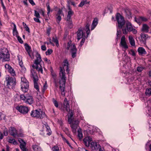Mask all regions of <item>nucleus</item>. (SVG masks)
<instances>
[{
  "label": "nucleus",
  "instance_id": "obj_44",
  "mask_svg": "<svg viewBox=\"0 0 151 151\" xmlns=\"http://www.w3.org/2000/svg\"><path fill=\"white\" fill-rule=\"evenodd\" d=\"M52 52V50L50 49H48L47 50L45 54L46 55H50Z\"/></svg>",
  "mask_w": 151,
  "mask_h": 151
},
{
  "label": "nucleus",
  "instance_id": "obj_38",
  "mask_svg": "<svg viewBox=\"0 0 151 151\" xmlns=\"http://www.w3.org/2000/svg\"><path fill=\"white\" fill-rule=\"evenodd\" d=\"M121 34V32L120 30H118L117 29L116 33V40L117 41L118 39L120 37V35Z\"/></svg>",
  "mask_w": 151,
  "mask_h": 151
},
{
  "label": "nucleus",
  "instance_id": "obj_56",
  "mask_svg": "<svg viewBox=\"0 0 151 151\" xmlns=\"http://www.w3.org/2000/svg\"><path fill=\"white\" fill-rule=\"evenodd\" d=\"M143 68L142 67H138L137 68V70L139 72H140L142 71Z\"/></svg>",
  "mask_w": 151,
  "mask_h": 151
},
{
  "label": "nucleus",
  "instance_id": "obj_23",
  "mask_svg": "<svg viewBox=\"0 0 151 151\" xmlns=\"http://www.w3.org/2000/svg\"><path fill=\"white\" fill-rule=\"evenodd\" d=\"M70 47L71 52H76L77 49L74 45L72 44L71 45L68 43V44L67 49L68 50Z\"/></svg>",
  "mask_w": 151,
  "mask_h": 151
},
{
  "label": "nucleus",
  "instance_id": "obj_28",
  "mask_svg": "<svg viewBox=\"0 0 151 151\" xmlns=\"http://www.w3.org/2000/svg\"><path fill=\"white\" fill-rule=\"evenodd\" d=\"M14 25V28L13 30V34L14 36L15 35L16 37L18 36V32L17 30L16 26L15 24L13 22L12 23Z\"/></svg>",
  "mask_w": 151,
  "mask_h": 151
},
{
  "label": "nucleus",
  "instance_id": "obj_18",
  "mask_svg": "<svg viewBox=\"0 0 151 151\" xmlns=\"http://www.w3.org/2000/svg\"><path fill=\"white\" fill-rule=\"evenodd\" d=\"M9 131L11 135L14 137H15L17 134V131L14 127H10Z\"/></svg>",
  "mask_w": 151,
  "mask_h": 151
},
{
  "label": "nucleus",
  "instance_id": "obj_33",
  "mask_svg": "<svg viewBox=\"0 0 151 151\" xmlns=\"http://www.w3.org/2000/svg\"><path fill=\"white\" fill-rule=\"evenodd\" d=\"M20 147L22 151H27L26 148V144L24 142L23 143H21L20 145Z\"/></svg>",
  "mask_w": 151,
  "mask_h": 151
},
{
  "label": "nucleus",
  "instance_id": "obj_37",
  "mask_svg": "<svg viewBox=\"0 0 151 151\" xmlns=\"http://www.w3.org/2000/svg\"><path fill=\"white\" fill-rule=\"evenodd\" d=\"M146 96H150L151 95V88L147 89L145 92Z\"/></svg>",
  "mask_w": 151,
  "mask_h": 151
},
{
  "label": "nucleus",
  "instance_id": "obj_52",
  "mask_svg": "<svg viewBox=\"0 0 151 151\" xmlns=\"http://www.w3.org/2000/svg\"><path fill=\"white\" fill-rule=\"evenodd\" d=\"M5 114L0 113V119L1 120H5Z\"/></svg>",
  "mask_w": 151,
  "mask_h": 151
},
{
  "label": "nucleus",
  "instance_id": "obj_1",
  "mask_svg": "<svg viewBox=\"0 0 151 151\" xmlns=\"http://www.w3.org/2000/svg\"><path fill=\"white\" fill-rule=\"evenodd\" d=\"M63 67H60V79L59 81L60 88V89L61 93L62 95L64 96L65 95V84L66 80V77L65 76V70L66 72L68 73L69 63L67 59L64 60L63 62Z\"/></svg>",
  "mask_w": 151,
  "mask_h": 151
},
{
  "label": "nucleus",
  "instance_id": "obj_48",
  "mask_svg": "<svg viewBox=\"0 0 151 151\" xmlns=\"http://www.w3.org/2000/svg\"><path fill=\"white\" fill-rule=\"evenodd\" d=\"M8 130L7 128H5L4 129L3 134L4 135L6 136L8 135Z\"/></svg>",
  "mask_w": 151,
  "mask_h": 151
},
{
  "label": "nucleus",
  "instance_id": "obj_15",
  "mask_svg": "<svg viewBox=\"0 0 151 151\" xmlns=\"http://www.w3.org/2000/svg\"><path fill=\"white\" fill-rule=\"evenodd\" d=\"M92 138L90 137H86L83 139L84 144L87 147L89 146L90 144Z\"/></svg>",
  "mask_w": 151,
  "mask_h": 151
},
{
  "label": "nucleus",
  "instance_id": "obj_55",
  "mask_svg": "<svg viewBox=\"0 0 151 151\" xmlns=\"http://www.w3.org/2000/svg\"><path fill=\"white\" fill-rule=\"evenodd\" d=\"M140 19H141V22L143 21V22H146L147 21V18L145 17H140Z\"/></svg>",
  "mask_w": 151,
  "mask_h": 151
},
{
  "label": "nucleus",
  "instance_id": "obj_2",
  "mask_svg": "<svg viewBox=\"0 0 151 151\" xmlns=\"http://www.w3.org/2000/svg\"><path fill=\"white\" fill-rule=\"evenodd\" d=\"M36 59L35 60L34 63L32 65L33 69H36L39 72L43 73L42 66L41 63H43L41 59L40 55L37 52L36 54Z\"/></svg>",
  "mask_w": 151,
  "mask_h": 151
},
{
  "label": "nucleus",
  "instance_id": "obj_49",
  "mask_svg": "<svg viewBox=\"0 0 151 151\" xmlns=\"http://www.w3.org/2000/svg\"><path fill=\"white\" fill-rule=\"evenodd\" d=\"M81 39H82L80 43V45L79 46V47L80 48H81V47L83 45V44L85 40V38H83Z\"/></svg>",
  "mask_w": 151,
  "mask_h": 151
},
{
  "label": "nucleus",
  "instance_id": "obj_59",
  "mask_svg": "<svg viewBox=\"0 0 151 151\" xmlns=\"http://www.w3.org/2000/svg\"><path fill=\"white\" fill-rule=\"evenodd\" d=\"M47 15H49V13L50 12V6L49 4H48V5H47Z\"/></svg>",
  "mask_w": 151,
  "mask_h": 151
},
{
  "label": "nucleus",
  "instance_id": "obj_51",
  "mask_svg": "<svg viewBox=\"0 0 151 151\" xmlns=\"http://www.w3.org/2000/svg\"><path fill=\"white\" fill-rule=\"evenodd\" d=\"M34 16L40 18L39 13L36 10L35 11Z\"/></svg>",
  "mask_w": 151,
  "mask_h": 151
},
{
  "label": "nucleus",
  "instance_id": "obj_62",
  "mask_svg": "<svg viewBox=\"0 0 151 151\" xmlns=\"http://www.w3.org/2000/svg\"><path fill=\"white\" fill-rule=\"evenodd\" d=\"M68 120L69 124H71L72 123V117H68Z\"/></svg>",
  "mask_w": 151,
  "mask_h": 151
},
{
  "label": "nucleus",
  "instance_id": "obj_21",
  "mask_svg": "<svg viewBox=\"0 0 151 151\" xmlns=\"http://www.w3.org/2000/svg\"><path fill=\"white\" fill-rule=\"evenodd\" d=\"M34 101L33 98L32 96L28 95L26 100L25 103L29 105L32 104Z\"/></svg>",
  "mask_w": 151,
  "mask_h": 151
},
{
  "label": "nucleus",
  "instance_id": "obj_43",
  "mask_svg": "<svg viewBox=\"0 0 151 151\" xmlns=\"http://www.w3.org/2000/svg\"><path fill=\"white\" fill-rule=\"evenodd\" d=\"M134 21L135 22L138 24H140L141 23V19H140V17H139L138 18L135 17L134 18Z\"/></svg>",
  "mask_w": 151,
  "mask_h": 151
},
{
  "label": "nucleus",
  "instance_id": "obj_34",
  "mask_svg": "<svg viewBox=\"0 0 151 151\" xmlns=\"http://www.w3.org/2000/svg\"><path fill=\"white\" fill-rule=\"evenodd\" d=\"M28 95H21L20 96V99L21 100L23 101L24 102H25L26 100V99L27 98V97Z\"/></svg>",
  "mask_w": 151,
  "mask_h": 151
},
{
  "label": "nucleus",
  "instance_id": "obj_45",
  "mask_svg": "<svg viewBox=\"0 0 151 151\" xmlns=\"http://www.w3.org/2000/svg\"><path fill=\"white\" fill-rule=\"evenodd\" d=\"M87 3H88L87 2L86 0L83 1H81L80 3V4H79V6L80 7H82L84 4H86Z\"/></svg>",
  "mask_w": 151,
  "mask_h": 151
},
{
  "label": "nucleus",
  "instance_id": "obj_27",
  "mask_svg": "<svg viewBox=\"0 0 151 151\" xmlns=\"http://www.w3.org/2000/svg\"><path fill=\"white\" fill-rule=\"evenodd\" d=\"M129 43L132 46H135V42L133 37L131 36H129Z\"/></svg>",
  "mask_w": 151,
  "mask_h": 151
},
{
  "label": "nucleus",
  "instance_id": "obj_50",
  "mask_svg": "<svg viewBox=\"0 0 151 151\" xmlns=\"http://www.w3.org/2000/svg\"><path fill=\"white\" fill-rule=\"evenodd\" d=\"M141 36V37L143 38L145 40L148 37L147 35L144 34V33H142Z\"/></svg>",
  "mask_w": 151,
  "mask_h": 151
},
{
  "label": "nucleus",
  "instance_id": "obj_14",
  "mask_svg": "<svg viewBox=\"0 0 151 151\" xmlns=\"http://www.w3.org/2000/svg\"><path fill=\"white\" fill-rule=\"evenodd\" d=\"M31 77L33 79V81H38V78L35 70L34 69L31 70Z\"/></svg>",
  "mask_w": 151,
  "mask_h": 151
},
{
  "label": "nucleus",
  "instance_id": "obj_63",
  "mask_svg": "<svg viewBox=\"0 0 151 151\" xmlns=\"http://www.w3.org/2000/svg\"><path fill=\"white\" fill-rule=\"evenodd\" d=\"M41 48L42 50L43 51H45L46 49V47L45 45H42L41 47Z\"/></svg>",
  "mask_w": 151,
  "mask_h": 151
},
{
  "label": "nucleus",
  "instance_id": "obj_17",
  "mask_svg": "<svg viewBox=\"0 0 151 151\" xmlns=\"http://www.w3.org/2000/svg\"><path fill=\"white\" fill-rule=\"evenodd\" d=\"M120 44L125 49L128 48V46L127 45L125 41V36H123L121 38Z\"/></svg>",
  "mask_w": 151,
  "mask_h": 151
},
{
  "label": "nucleus",
  "instance_id": "obj_58",
  "mask_svg": "<svg viewBox=\"0 0 151 151\" xmlns=\"http://www.w3.org/2000/svg\"><path fill=\"white\" fill-rule=\"evenodd\" d=\"M48 64L51 63V62L50 60H48L47 58H45L43 59Z\"/></svg>",
  "mask_w": 151,
  "mask_h": 151
},
{
  "label": "nucleus",
  "instance_id": "obj_41",
  "mask_svg": "<svg viewBox=\"0 0 151 151\" xmlns=\"http://www.w3.org/2000/svg\"><path fill=\"white\" fill-rule=\"evenodd\" d=\"M30 47L29 46L28 44H25V49L29 53V52H30Z\"/></svg>",
  "mask_w": 151,
  "mask_h": 151
},
{
  "label": "nucleus",
  "instance_id": "obj_26",
  "mask_svg": "<svg viewBox=\"0 0 151 151\" xmlns=\"http://www.w3.org/2000/svg\"><path fill=\"white\" fill-rule=\"evenodd\" d=\"M32 148L34 151H42L41 148L36 145H33L32 146Z\"/></svg>",
  "mask_w": 151,
  "mask_h": 151
},
{
  "label": "nucleus",
  "instance_id": "obj_12",
  "mask_svg": "<svg viewBox=\"0 0 151 151\" xmlns=\"http://www.w3.org/2000/svg\"><path fill=\"white\" fill-rule=\"evenodd\" d=\"M79 123L78 120H76L70 124V127L72 129V131L74 133L76 132V129L78 128Z\"/></svg>",
  "mask_w": 151,
  "mask_h": 151
},
{
  "label": "nucleus",
  "instance_id": "obj_42",
  "mask_svg": "<svg viewBox=\"0 0 151 151\" xmlns=\"http://www.w3.org/2000/svg\"><path fill=\"white\" fill-rule=\"evenodd\" d=\"M52 101L55 106L57 108L58 107V104L56 100H55L54 98L52 99Z\"/></svg>",
  "mask_w": 151,
  "mask_h": 151
},
{
  "label": "nucleus",
  "instance_id": "obj_54",
  "mask_svg": "<svg viewBox=\"0 0 151 151\" xmlns=\"http://www.w3.org/2000/svg\"><path fill=\"white\" fill-rule=\"evenodd\" d=\"M38 18V17H35L34 18V20L36 22L39 23H40L41 22L40 20L39 19V18Z\"/></svg>",
  "mask_w": 151,
  "mask_h": 151
},
{
  "label": "nucleus",
  "instance_id": "obj_22",
  "mask_svg": "<svg viewBox=\"0 0 151 151\" xmlns=\"http://www.w3.org/2000/svg\"><path fill=\"white\" fill-rule=\"evenodd\" d=\"M68 9L69 11L68 12V15L66 18V19H67L68 20L72 19L71 17L74 14V12L71 9L70 6H68Z\"/></svg>",
  "mask_w": 151,
  "mask_h": 151
},
{
  "label": "nucleus",
  "instance_id": "obj_29",
  "mask_svg": "<svg viewBox=\"0 0 151 151\" xmlns=\"http://www.w3.org/2000/svg\"><path fill=\"white\" fill-rule=\"evenodd\" d=\"M98 24V20L97 19H95L93 20L91 25V30H92L94 29L96 26Z\"/></svg>",
  "mask_w": 151,
  "mask_h": 151
},
{
  "label": "nucleus",
  "instance_id": "obj_32",
  "mask_svg": "<svg viewBox=\"0 0 151 151\" xmlns=\"http://www.w3.org/2000/svg\"><path fill=\"white\" fill-rule=\"evenodd\" d=\"M82 29H84L85 30V32H86L87 33V37L88 36L89 34L90 31L89 29V25L88 24H87L86 26L85 29L84 28H81Z\"/></svg>",
  "mask_w": 151,
  "mask_h": 151
},
{
  "label": "nucleus",
  "instance_id": "obj_61",
  "mask_svg": "<svg viewBox=\"0 0 151 151\" xmlns=\"http://www.w3.org/2000/svg\"><path fill=\"white\" fill-rule=\"evenodd\" d=\"M130 53L131 54V55H132V56H135L136 55L134 51L133 50H131Z\"/></svg>",
  "mask_w": 151,
  "mask_h": 151
},
{
  "label": "nucleus",
  "instance_id": "obj_53",
  "mask_svg": "<svg viewBox=\"0 0 151 151\" xmlns=\"http://www.w3.org/2000/svg\"><path fill=\"white\" fill-rule=\"evenodd\" d=\"M56 21L58 23H59L60 22L61 20V17L60 15L57 16V17H56Z\"/></svg>",
  "mask_w": 151,
  "mask_h": 151
},
{
  "label": "nucleus",
  "instance_id": "obj_40",
  "mask_svg": "<svg viewBox=\"0 0 151 151\" xmlns=\"http://www.w3.org/2000/svg\"><path fill=\"white\" fill-rule=\"evenodd\" d=\"M78 136L80 139H81L83 138L82 132L81 131H78Z\"/></svg>",
  "mask_w": 151,
  "mask_h": 151
},
{
  "label": "nucleus",
  "instance_id": "obj_5",
  "mask_svg": "<svg viewBox=\"0 0 151 151\" xmlns=\"http://www.w3.org/2000/svg\"><path fill=\"white\" fill-rule=\"evenodd\" d=\"M122 31L123 34L125 35L127 34L129 32H132L134 34H136L137 33V30L133 28L132 24L129 22L126 23V26L123 27Z\"/></svg>",
  "mask_w": 151,
  "mask_h": 151
},
{
  "label": "nucleus",
  "instance_id": "obj_35",
  "mask_svg": "<svg viewBox=\"0 0 151 151\" xmlns=\"http://www.w3.org/2000/svg\"><path fill=\"white\" fill-rule=\"evenodd\" d=\"M52 39V41L55 43L57 47H58L59 45V44L57 37H53Z\"/></svg>",
  "mask_w": 151,
  "mask_h": 151
},
{
  "label": "nucleus",
  "instance_id": "obj_19",
  "mask_svg": "<svg viewBox=\"0 0 151 151\" xmlns=\"http://www.w3.org/2000/svg\"><path fill=\"white\" fill-rule=\"evenodd\" d=\"M43 127H45L46 129V132H47L46 134L48 135H50L51 134L52 132L50 130L49 126L48 125L47 123L45 122L44 124Z\"/></svg>",
  "mask_w": 151,
  "mask_h": 151
},
{
  "label": "nucleus",
  "instance_id": "obj_16",
  "mask_svg": "<svg viewBox=\"0 0 151 151\" xmlns=\"http://www.w3.org/2000/svg\"><path fill=\"white\" fill-rule=\"evenodd\" d=\"M63 105L64 107L65 108L66 111L67 112L69 111H70L69 103L66 98H65L64 99Z\"/></svg>",
  "mask_w": 151,
  "mask_h": 151
},
{
  "label": "nucleus",
  "instance_id": "obj_13",
  "mask_svg": "<svg viewBox=\"0 0 151 151\" xmlns=\"http://www.w3.org/2000/svg\"><path fill=\"white\" fill-rule=\"evenodd\" d=\"M5 67L7 70L11 74V76H16V74L14 69L9 64H6Z\"/></svg>",
  "mask_w": 151,
  "mask_h": 151
},
{
  "label": "nucleus",
  "instance_id": "obj_60",
  "mask_svg": "<svg viewBox=\"0 0 151 151\" xmlns=\"http://www.w3.org/2000/svg\"><path fill=\"white\" fill-rule=\"evenodd\" d=\"M65 134H66V135L68 136H69L70 135V133L69 132L68 129H66L65 131Z\"/></svg>",
  "mask_w": 151,
  "mask_h": 151
},
{
  "label": "nucleus",
  "instance_id": "obj_57",
  "mask_svg": "<svg viewBox=\"0 0 151 151\" xmlns=\"http://www.w3.org/2000/svg\"><path fill=\"white\" fill-rule=\"evenodd\" d=\"M17 38L18 40L19 41V42L20 43H21V44L23 43V41L22 40L21 38L19 36H17Z\"/></svg>",
  "mask_w": 151,
  "mask_h": 151
},
{
  "label": "nucleus",
  "instance_id": "obj_64",
  "mask_svg": "<svg viewBox=\"0 0 151 151\" xmlns=\"http://www.w3.org/2000/svg\"><path fill=\"white\" fill-rule=\"evenodd\" d=\"M29 2L32 5H35V3L34 2L33 0H29Z\"/></svg>",
  "mask_w": 151,
  "mask_h": 151
},
{
  "label": "nucleus",
  "instance_id": "obj_4",
  "mask_svg": "<svg viewBox=\"0 0 151 151\" xmlns=\"http://www.w3.org/2000/svg\"><path fill=\"white\" fill-rule=\"evenodd\" d=\"M0 59L3 62L10 60V55L6 48L3 47L0 49Z\"/></svg>",
  "mask_w": 151,
  "mask_h": 151
},
{
  "label": "nucleus",
  "instance_id": "obj_46",
  "mask_svg": "<svg viewBox=\"0 0 151 151\" xmlns=\"http://www.w3.org/2000/svg\"><path fill=\"white\" fill-rule=\"evenodd\" d=\"M52 151H60L59 147L57 146H54L52 148Z\"/></svg>",
  "mask_w": 151,
  "mask_h": 151
},
{
  "label": "nucleus",
  "instance_id": "obj_6",
  "mask_svg": "<svg viewBox=\"0 0 151 151\" xmlns=\"http://www.w3.org/2000/svg\"><path fill=\"white\" fill-rule=\"evenodd\" d=\"M16 81L15 78L7 76L6 78V86L9 88H13L16 85Z\"/></svg>",
  "mask_w": 151,
  "mask_h": 151
},
{
  "label": "nucleus",
  "instance_id": "obj_7",
  "mask_svg": "<svg viewBox=\"0 0 151 151\" xmlns=\"http://www.w3.org/2000/svg\"><path fill=\"white\" fill-rule=\"evenodd\" d=\"M21 89L23 92H26L28 91L29 82L24 77L21 78Z\"/></svg>",
  "mask_w": 151,
  "mask_h": 151
},
{
  "label": "nucleus",
  "instance_id": "obj_8",
  "mask_svg": "<svg viewBox=\"0 0 151 151\" xmlns=\"http://www.w3.org/2000/svg\"><path fill=\"white\" fill-rule=\"evenodd\" d=\"M116 19L118 22V27L120 29H122L125 23L124 17L119 13H117L116 15Z\"/></svg>",
  "mask_w": 151,
  "mask_h": 151
},
{
  "label": "nucleus",
  "instance_id": "obj_30",
  "mask_svg": "<svg viewBox=\"0 0 151 151\" xmlns=\"http://www.w3.org/2000/svg\"><path fill=\"white\" fill-rule=\"evenodd\" d=\"M66 21L68 27L70 29L72 28L73 26V24L72 19L68 20L67 19H66Z\"/></svg>",
  "mask_w": 151,
  "mask_h": 151
},
{
  "label": "nucleus",
  "instance_id": "obj_9",
  "mask_svg": "<svg viewBox=\"0 0 151 151\" xmlns=\"http://www.w3.org/2000/svg\"><path fill=\"white\" fill-rule=\"evenodd\" d=\"M16 108L20 113L23 114L27 113L29 110L27 107L22 105L18 106Z\"/></svg>",
  "mask_w": 151,
  "mask_h": 151
},
{
  "label": "nucleus",
  "instance_id": "obj_10",
  "mask_svg": "<svg viewBox=\"0 0 151 151\" xmlns=\"http://www.w3.org/2000/svg\"><path fill=\"white\" fill-rule=\"evenodd\" d=\"M77 34L78 40L81 39L86 38L85 30L84 29H79L77 31Z\"/></svg>",
  "mask_w": 151,
  "mask_h": 151
},
{
  "label": "nucleus",
  "instance_id": "obj_39",
  "mask_svg": "<svg viewBox=\"0 0 151 151\" xmlns=\"http://www.w3.org/2000/svg\"><path fill=\"white\" fill-rule=\"evenodd\" d=\"M47 82L46 81L45 83L44 84L43 88L42 91V92L44 93L45 92V91L47 89Z\"/></svg>",
  "mask_w": 151,
  "mask_h": 151
},
{
  "label": "nucleus",
  "instance_id": "obj_3",
  "mask_svg": "<svg viewBox=\"0 0 151 151\" xmlns=\"http://www.w3.org/2000/svg\"><path fill=\"white\" fill-rule=\"evenodd\" d=\"M30 115L32 117L39 119H47V117L45 112L40 109L32 111Z\"/></svg>",
  "mask_w": 151,
  "mask_h": 151
},
{
  "label": "nucleus",
  "instance_id": "obj_20",
  "mask_svg": "<svg viewBox=\"0 0 151 151\" xmlns=\"http://www.w3.org/2000/svg\"><path fill=\"white\" fill-rule=\"evenodd\" d=\"M126 16L129 19H131L132 17V13L130 10L128 8H126L124 9Z\"/></svg>",
  "mask_w": 151,
  "mask_h": 151
},
{
  "label": "nucleus",
  "instance_id": "obj_47",
  "mask_svg": "<svg viewBox=\"0 0 151 151\" xmlns=\"http://www.w3.org/2000/svg\"><path fill=\"white\" fill-rule=\"evenodd\" d=\"M23 25L24 27V28L26 29V30L29 32V29L26 24L24 22H23Z\"/></svg>",
  "mask_w": 151,
  "mask_h": 151
},
{
  "label": "nucleus",
  "instance_id": "obj_31",
  "mask_svg": "<svg viewBox=\"0 0 151 151\" xmlns=\"http://www.w3.org/2000/svg\"><path fill=\"white\" fill-rule=\"evenodd\" d=\"M38 81H33L34 87L37 91L40 92L39 86L37 83Z\"/></svg>",
  "mask_w": 151,
  "mask_h": 151
},
{
  "label": "nucleus",
  "instance_id": "obj_25",
  "mask_svg": "<svg viewBox=\"0 0 151 151\" xmlns=\"http://www.w3.org/2000/svg\"><path fill=\"white\" fill-rule=\"evenodd\" d=\"M137 51L140 55L146 54L147 53L145 49L142 47H139Z\"/></svg>",
  "mask_w": 151,
  "mask_h": 151
},
{
  "label": "nucleus",
  "instance_id": "obj_24",
  "mask_svg": "<svg viewBox=\"0 0 151 151\" xmlns=\"http://www.w3.org/2000/svg\"><path fill=\"white\" fill-rule=\"evenodd\" d=\"M149 27L146 24H144L142 25V30L145 32L147 33L149 32Z\"/></svg>",
  "mask_w": 151,
  "mask_h": 151
},
{
  "label": "nucleus",
  "instance_id": "obj_36",
  "mask_svg": "<svg viewBox=\"0 0 151 151\" xmlns=\"http://www.w3.org/2000/svg\"><path fill=\"white\" fill-rule=\"evenodd\" d=\"M8 142L11 143H13L14 145H16L17 144V142L14 139L12 138H9V139Z\"/></svg>",
  "mask_w": 151,
  "mask_h": 151
},
{
  "label": "nucleus",
  "instance_id": "obj_11",
  "mask_svg": "<svg viewBox=\"0 0 151 151\" xmlns=\"http://www.w3.org/2000/svg\"><path fill=\"white\" fill-rule=\"evenodd\" d=\"M89 146L93 151H96L101 147L99 143L96 142H91Z\"/></svg>",
  "mask_w": 151,
  "mask_h": 151
}]
</instances>
